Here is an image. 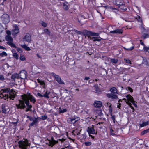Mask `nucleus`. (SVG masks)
I'll list each match as a JSON object with an SVG mask.
<instances>
[{
  "label": "nucleus",
  "instance_id": "nucleus-1",
  "mask_svg": "<svg viewBox=\"0 0 149 149\" xmlns=\"http://www.w3.org/2000/svg\"><path fill=\"white\" fill-rule=\"evenodd\" d=\"M3 92L0 95V98L6 100L8 98L12 100L15 97L16 92L13 89L11 90L9 88L2 90Z\"/></svg>",
  "mask_w": 149,
  "mask_h": 149
},
{
  "label": "nucleus",
  "instance_id": "nucleus-2",
  "mask_svg": "<svg viewBox=\"0 0 149 149\" xmlns=\"http://www.w3.org/2000/svg\"><path fill=\"white\" fill-rule=\"evenodd\" d=\"M22 98L25 101L27 100H30V101L32 103L34 104L36 102L35 98L31 95L29 93H27L26 94H24L22 95Z\"/></svg>",
  "mask_w": 149,
  "mask_h": 149
},
{
  "label": "nucleus",
  "instance_id": "nucleus-3",
  "mask_svg": "<svg viewBox=\"0 0 149 149\" xmlns=\"http://www.w3.org/2000/svg\"><path fill=\"white\" fill-rule=\"evenodd\" d=\"M18 143L19 147L21 149H26L28 146H29L28 141L27 139H24V140L19 141Z\"/></svg>",
  "mask_w": 149,
  "mask_h": 149
},
{
  "label": "nucleus",
  "instance_id": "nucleus-4",
  "mask_svg": "<svg viewBox=\"0 0 149 149\" xmlns=\"http://www.w3.org/2000/svg\"><path fill=\"white\" fill-rule=\"evenodd\" d=\"M126 97L127 99L124 98L123 100H125L126 103L130 105V108L133 110L134 109V108L132 106H131V103H133L134 102V101L133 100V97L131 96L129 94L127 95L126 96Z\"/></svg>",
  "mask_w": 149,
  "mask_h": 149
},
{
  "label": "nucleus",
  "instance_id": "nucleus-5",
  "mask_svg": "<svg viewBox=\"0 0 149 149\" xmlns=\"http://www.w3.org/2000/svg\"><path fill=\"white\" fill-rule=\"evenodd\" d=\"M5 39L7 41V44L14 48H17L16 45L13 42V39L10 35H6L5 37Z\"/></svg>",
  "mask_w": 149,
  "mask_h": 149
},
{
  "label": "nucleus",
  "instance_id": "nucleus-6",
  "mask_svg": "<svg viewBox=\"0 0 149 149\" xmlns=\"http://www.w3.org/2000/svg\"><path fill=\"white\" fill-rule=\"evenodd\" d=\"M1 19L3 23L5 24L8 23L10 21L9 16L6 14H3L1 17Z\"/></svg>",
  "mask_w": 149,
  "mask_h": 149
},
{
  "label": "nucleus",
  "instance_id": "nucleus-7",
  "mask_svg": "<svg viewBox=\"0 0 149 149\" xmlns=\"http://www.w3.org/2000/svg\"><path fill=\"white\" fill-rule=\"evenodd\" d=\"M51 74L52 76L55 78L56 81L59 84H64L63 81L61 79V78L59 75H56V74L54 73H52Z\"/></svg>",
  "mask_w": 149,
  "mask_h": 149
},
{
  "label": "nucleus",
  "instance_id": "nucleus-8",
  "mask_svg": "<svg viewBox=\"0 0 149 149\" xmlns=\"http://www.w3.org/2000/svg\"><path fill=\"white\" fill-rule=\"evenodd\" d=\"M87 132L89 134L90 137L93 139L94 138V136H92V135L90 134H93L95 133V130L93 127H88L87 128Z\"/></svg>",
  "mask_w": 149,
  "mask_h": 149
},
{
  "label": "nucleus",
  "instance_id": "nucleus-9",
  "mask_svg": "<svg viewBox=\"0 0 149 149\" xmlns=\"http://www.w3.org/2000/svg\"><path fill=\"white\" fill-rule=\"evenodd\" d=\"M49 146L52 147L55 144L58 143V141H56L54 139L53 137L51 138V139L49 140Z\"/></svg>",
  "mask_w": 149,
  "mask_h": 149
},
{
  "label": "nucleus",
  "instance_id": "nucleus-10",
  "mask_svg": "<svg viewBox=\"0 0 149 149\" xmlns=\"http://www.w3.org/2000/svg\"><path fill=\"white\" fill-rule=\"evenodd\" d=\"M1 108L2 112L3 113L6 114L9 111L8 106L4 104L2 105Z\"/></svg>",
  "mask_w": 149,
  "mask_h": 149
},
{
  "label": "nucleus",
  "instance_id": "nucleus-11",
  "mask_svg": "<svg viewBox=\"0 0 149 149\" xmlns=\"http://www.w3.org/2000/svg\"><path fill=\"white\" fill-rule=\"evenodd\" d=\"M23 39L24 40L28 42H30L31 40V37L29 33H27L25 35Z\"/></svg>",
  "mask_w": 149,
  "mask_h": 149
},
{
  "label": "nucleus",
  "instance_id": "nucleus-12",
  "mask_svg": "<svg viewBox=\"0 0 149 149\" xmlns=\"http://www.w3.org/2000/svg\"><path fill=\"white\" fill-rule=\"evenodd\" d=\"M106 95L108 98L111 99L113 100L118 98V96L116 95L115 94L112 93H108Z\"/></svg>",
  "mask_w": 149,
  "mask_h": 149
},
{
  "label": "nucleus",
  "instance_id": "nucleus-13",
  "mask_svg": "<svg viewBox=\"0 0 149 149\" xmlns=\"http://www.w3.org/2000/svg\"><path fill=\"white\" fill-rule=\"evenodd\" d=\"M19 76L21 79H24L26 78V72L24 70L20 72Z\"/></svg>",
  "mask_w": 149,
  "mask_h": 149
},
{
  "label": "nucleus",
  "instance_id": "nucleus-14",
  "mask_svg": "<svg viewBox=\"0 0 149 149\" xmlns=\"http://www.w3.org/2000/svg\"><path fill=\"white\" fill-rule=\"evenodd\" d=\"M123 0H113V3L117 6L123 5Z\"/></svg>",
  "mask_w": 149,
  "mask_h": 149
},
{
  "label": "nucleus",
  "instance_id": "nucleus-15",
  "mask_svg": "<svg viewBox=\"0 0 149 149\" xmlns=\"http://www.w3.org/2000/svg\"><path fill=\"white\" fill-rule=\"evenodd\" d=\"M85 18L84 17V16L83 15H79L78 17V21L79 23L81 24H83L85 23L84 20Z\"/></svg>",
  "mask_w": 149,
  "mask_h": 149
},
{
  "label": "nucleus",
  "instance_id": "nucleus-16",
  "mask_svg": "<svg viewBox=\"0 0 149 149\" xmlns=\"http://www.w3.org/2000/svg\"><path fill=\"white\" fill-rule=\"evenodd\" d=\"M19 31L18 27L17 25H15L14 26V29L13 30V35H15L19 33Z\"/></svg>",
  "mask_w": 149,
  "mask_h": 149
},
{
  "label": "nucleus",
  "instance_id": "nucleus-17",
  "mask_svg": "<svg viewBox=\"0 0 149 149\" xmlns=\"http://www.w3.org/2000/svg\"><path fill=\"white\" fill-rule=\"evenodd\" d=\"M82 34L86 37V36H91V31L86 30H84L82 32Z\"/></svg>",
  "mask_w": 149,
  "mask_h": 149
},
{
  "label": "nucleus",
  "instance_id": "nucleus-18",
  "mask_svg": "<svg viewBox=\"0 0 149 149\" xmlns=\"http://www.w3.org/2000/svg\"><path fill=\"white\" fill-rule=\"evenodd\" d=\"M102 104V102L99 101H97L95 102L94 105L95 107L99 108L101 106Z\"/></svg>",
  "mask_w": 149,
  "mask_h": 149
},
{
  "label": "nucleus",
  "instance_id": "nucleus-19",
  "mask_svg": "<svg viewBox=\"0 0 149 149\" xmlns=\"http://www.w3.org/2000/svg\"><path fill=\"white\" fill-rule=\"evenodd\" d=\"M38 117L37 118H34V120L32 122L29 124V127L32 126L34 125H36V124H37L38 122Z\"/></svg>",
  "mask_w": 149,
  "mask_h": 149
},
{
  "label": "nucleus",
  "instance_id": "nucleus-20",
  "mask_svg": "<svg viewBox=\"0 0 149 149\" xmlns=\"http://www.w3.org/2000/svg\"><path fill=\"white\" fill-rule=\"evenodd\" d=\"M24 100H19V104L20 105L21 107H22V108L23 109H24V108H26V106L25 105V102Z\"/></svg>",
  "mask_w": 149,
  "mask_h": 149
},
{
  "label": "nucleus",
  "instance_id": "nucleus-21",
  "mask_svg": "<svg viewBox=\"0 0 149 149\" xmlns=\"http://www.w3.org/2000/svg\"><path fill=\"white\" fill-rule=\"evenodd\" d=\"M91 40H92L93 41H100L102 38L100 37H92L91 38H90Z\"/></svg>",
  "mask_w": 149,
  "mask_h": 149
},
{
  "label": "nucleus",
  "instance_id": "nucleus-22",
  "mask_svg": "<svg viewBox=\"0 0 149 149\" xmlns=\"http://www.w3.org/2000/svg\"><path fill=\"white\" fill-rule=\"evenodd\" d=\"M25 102V104L27 106V108L31 111V109L32 107V106L30 104L29 101V100H27Z\"/></svg>",
  "mask_w": 149,
  "mask_h": 149
},
{
  "label": "nucleus",
  "instance_id": "nucleus-23",
  "mask_svg": "<svg viewBox=\"0 0 149 149\" xmlns=\"http://www.w3.org/2000/svg\"><path fill=\"white\" fill-rule=\"evenodd\" d=\"M67 121L68 123H72L73 124L76 122L75 121V119L73 118V117L69 118L68 119Z\"/></svg>",
  "mask_w": 149,
  "mask_h": 149
},
{
  "label": "nucleus",
  "instance_id": "nucleus-24",
  "mask_svg": "<svg viewBox=\"0 0 149 149\" xmlns=\"http://www.w3.org/2000/svg\"><path fill=\"white\" fill-rule=\"evenodd\" d=\"M110 91L113 94H118L117 90L116 88L115 87H113L111 88Z\"/></svg>",
  "mask_w": 149,
  "mask_h": 149
},
{
  "label": "nucleus",
  "instance_id": "nucleus-25",
  "mask_svg": "<svg viewBox=\"0 0 149 149\" xmlns=\"http://www.w3.org/2000/svg\"><path fill=\"white\" fill-rule=\"evenodd\" d=\"M50 93V92L49 91H48V90H47L46 91L45 93L43 94V96L47 99H48L49 98V95Z\"/></svg>",
  "mask_w": 149,
  "mask_h": 149
},
{
  "label": "nucleus",
  "instance_id": "nucleus-26",
  "mask_svg": "<svg viewBox=\"0 0 149 149\" xmlns=\"http://www.w3.org/2000/svg\"><path fill=\"white\" fill-rule=\"evenodd\" d=\"M68 3L67 2H65L63 3V8L65 10L67 11L69 9L68 5H67Z\"/></svg>",
  "mask_w": 149,
  "mask_h": 149
},
{
  "label": "nucleus",
  "instance_id": "nucleus-27",
  "mask_svg": "<svg viewBox=\"0 0 149 149\" xmlns=\"http://www.w3.org/2000/svg\"><path fill=\"white\" fill-rule=\"evenodd\" d=\"M21 46L26 50L30 51L31 50L30 48L25 45H22Z\"/></svg>",
  "mask_w": 149,
  "mask_h": 149
},
{
  "label": "nucleus",
  "instance_id": "nucleus-28",
  "mask_svg": "<svg viewBox=\"0 0 149 149\" xmlns=\"http://www.w3.org/2000/svg\"><path fill=\"white\" fill-rule=\"evenodd\" d=\"M19 76L18 74H17V73H15L13 74L11 77V79H15L16 78H18V77Z\"/></svg>",
  "mask_w": 149,
  "mask_h": 149
},
{
  "label": "nucleus",
  "instance_id": "nucleus-29",
  "mask_svg": "<svg viewBox=\"0 0 149 149\" xmlns=\"http://www.w3.org/2000/svg\"><path fill=\"white\" fill-rule=\"evenodd\" d=\"M116 34H122L123 33V30L122 29H117L116 30Z\"/></svg>",
  "mask_w": 149,
  "mask_h": 149
},
{
  "label": "nucleus",
  "instance_id": "nucleus-30",
  "mask_svg": "<svg viewBox=\"0 0 149 149\" xmlns=\"http://www.w3.org/2000/svg\"><path fill=\"white\" fill-rule=\"evenodd\" d=\"M13 56L14 58L17 60L19 58V56L18 54L15 52L13 53Z\"/></svg>",
  "mask_w": 149,
  "mask_h": 149
},
{
  "label": "nucleus",
  "instance_id": "nucleus-31",
  "mask_svg": "<svg viewBox=\"0 0 149 149\" xmlns=\"http://www.w3.org/2000/svg\"><path fill=\"white\" fill-rule=\"evenodd\" d=\"M149 123L148 121H146V122H144L141 124H140V126L141 127L146 126L148 125V124Z\"/></svg>",
  "mask_w": 149,
  "mask_h": 149
},
{
  "label": "nucleus",
  "instance_id": "nucleus-32",
  "mask_svg": "<svg viewBox=\"0 0 149 149\" xmlns=\"http://www.w3.org/2000/svg\"><path fill=\"white\" fill-rule=\"evenodd\" d=\"M44 33L46 34L49 35L50 34V32L49 30L47 29H45L44 30Z\"/></svg>",
  "mask_w": 149,
  "mask_h": 149
},
{
  "label": "nucleus",
  "instance_id": "nucleus-33",
  "mask_svg": "<svg viewBox=\"0 0 149 149\" xmlns=\"http://www.w3.org/2000/svg\"><path fill=\"white\" fill-rule=\"evenodd\" d=\"M111 61L112 63L116 64L118 62V60L116 59H111Z\"/></svg>",
  "mask_w": 149,
  "mask_h": 149
},
{
  "label": "nucleus",
  "instance_id": "nucleus-34",
  "mask_svg": "<svg viewBox=\"0 0 149 149\" xmlns=\"http://www.w3.org/2000/svg\"><path fill=\"white\" fill-rule=\"evenodd\" d=\"M40 24L43 27H45L47 26V24L43 21H41Z\"/></svg>",
  "mask_w": 149,
  "mask_h": 149
},
{
  "label": "nucleus",
  "instance_id": "nucleus-35",
  "mask_svg": "<svg viewBox=\"0 0 149 149\" xmlns=\"http://www.w3.org/2000/svg\"><path fill=\"white\" fill-rule=\"evenodd\" d=\"M7 53L5 52H3L2 53H0V56L3 57L4 56H7Z\"/></svg>",
  "mask_w": 149,
  "mask_h": 149
},
{
  "label": "nucleus",
  "instance_id": "nucleus-36",
  "mask_svg": "<svg viewBox=\"0 0 149 149\" xmlns=\"http://www.w3.org/2000/svg\"><path fill=\"white\" fill-rule=\"evenodd\" d=\"M149 132V129H147V130H144L142 132L141 134L142 135H144V134L147 133L148 132Z\"/></svg>",
  "mask_w": 149,
  "mask_h": 149
},
{
  "label": "nucleus",
  "instance_id": "nucleus-37",
  "mask_svg": "<svg viewBox=\"0 0 149 149\" xmlns=\"http://www.w3.org/2000/svg\"><path fill=\"white\" fill-rule=\"evenodd\" d=\"M107 8H108L111 10H117V9L113 7V6H107Z\"/></svg>",
  "mask_w": 149,
  "mask_h": 149
},
{
  "label": "nucleus",
  "instance_id": "nucleus-38",
  "mask_svg": "<svg viewBox=\"0 0 149 149\" xmlns=\"http://www.w3.org/2000/svg\"><path fill=\"white\" fill-rule=\"evenodd\" d=\"M20 59L22 61H24L26 60L24 55L22 54L20 55Z\"/></svg>",
  "mask_w": 149,
  "mask_h": 149
},
{
  "label": "nucleus",
  "instance_id": "nucleus-39",
  "mask_svg": "<svg viewBox=\"0 0 149 149\" xmlns=\"http://www.w3.org/2000/svg\"><path fill=\"white\" fill-rule=\"evenodd\" d=\"M86 146H89L91 145L92 143L91 142L86 141L84 143Z\"/></svg>",
  "mask_w": 149,
  "mask_h": 149
},
{
  "label": "nucleus",
  "instance_id": "nucleus-40",
  "mask_svg": "<svg viewBox=\"0 0 149 149\" xmlns=\"http://www.w3.org/2000/svg\"><path fill=\"white\" fill-rule=\"evenodd\" d=\"M134 48V47L132 46L130 48H126L125 47H124V49L125 50H126L128 51H131L133 50Z\"/></svg>",
  "mask_w": 149,
  "mask_h": 149
},
{
  "label": "nucleus",
  "instance_id": "nucleus-41",
  "mask_svg": "<svg viewBox=\"0 0 149 149\" xmlns=\"http://www.w3.org/2000/svg\"><path fill=\"white\" fill-rule=\"evenodd\" d=\"M73 118L75 119V122H77V121L79 120V118L75 116H73Z\"/></svg>",
  "mask_w": 149,
  "mask_h": 149
},
{
  "label": "nucleus",
  "instance_id": "nucleus-42",
  "mask_svg": "<svg viewBox=\"0 0 149 149\" xmlns=\"http://www.w3.org/2000/svg\"><path fill=\"white\" fill-rule=\"evenodd\" d=\"M38 82L41 85H43L45 84V82L42 81L39 79H37Z\"/></svg>",
  "mask_w": 149,
  "mask_h": 149
},
{
  "label": "nucleus",
  "instance_id": "nucleus-43",
  "mask_svg": "<svg viewBox=\"0 0 149 149\" xmlns=\"http://www.w3.org/2000/svg\"><path fill=\"white\" fill-rule=\"evenodd\" d=\"M143 49H144V51L145 52H148L149 53V52L148 51V50H149V47H148L146 46H144Z\"/></svg>",
  "mask_w": 149,
  "mask_h": 149
},
{
  "label": "nucleus",
  "instance_id": "nucleus-44",
  "mask_svg": "<svg viewBox=\"0 0 149 149\" xmlns=\"http://www.w3.org/2000/svg\"><path fill=\"white\" fill-rule=\"evenodd\" d=\"M91 36H99V34L97 33H93L91 32Z\"/></svg>",
  "mask_w": 149,
  "mask_h": 149
},
{
  "label": "nucleus",
  "instance_id": "nucleus-45",
  "mask_svg": "<svg viewBox=\"0 0 149 149\" xmlns=\"http://www.w3.org/2000/svg\"><path fill=\"white\" fill-rule=\"evenodd\" d=\"M16 48H17V51L20 53H21L23 51L20 48L17 47Z\"/></svg>",
  "mask_w": 149,
  "mask_h": 149
},
{
  "label": "nucleus",
  "instance_id": "nucleus-46",
  "mask_svg": "<svg viewBox=\"0 0 149 149\" xmlns=\"http://www.w3.org/2000/svg\"><path fill=\"white\" fill-rule=\"evenodd\" d=\"M74 31L75 32V33H78L79 34H80V35H81V34H82V32L80 31H78L77 30H76L75 29H74Z\"/></svg>",
  "mask_w": 149,
  "mask_h": 149
},
{
  "label": "nucleus",
  "instance_id": "nucleus-47",
  "mask_svg": "<svg viewBox=\"0 0 149 149\" xmlns=\"http://www.w3.org/2000/svg\"><path fill=\"white\" fill-rule=\"evenodd\" d=\"M127 89L130 91L131 92H132L133 91V89L131 87H127Z\"/></svg>",
  "mask_w": 149,
  "mask_h": 149
},
{
  "label": "nucleus",
  "instance_id": "nucleus-48",
  "mask_svg": "<svg viewBox=\"0 0 149 149\" xmlns=\"http://www.w3.org/2000/svg\"><path fill=\"white\" fill-rule=\"evenodd\" d=\"M111 116H111V119L113 121V122L114 123H115V116H114V115L113 116V115H111Z\"/></svg>",
  "mask_w": 149,
  "mask_h": 149
},
{
  "label": "nucleus",
  "instance_id": "nucleus-49",
  "mask_svg": "<svg viewBox=\"0 0 149 149\" xmlns=\"http://www.w3.org/2000/svg\"><path fill=\"white\" fill-rule=\"evenodd\" d=\"M3 29V28L1 24L0 23V32H1Z\"/></svg>",
  "mask_w": 149,
  "mask_h": 149
},
{
  "label": "nucleus",
  "instance_id": "nucleus-50",
  "mask_svg": "<svg viewBox=\"0 0 149 149\" xmlns=\"http://www.w3.org/2000/svg\"><path fill=\"white\" fill-rule=\"evenodd\" d=\"M143 36L144 38H146L149 37V35L147 34H144Z\"/></svg>",
  "mask_w": 149,
  "mask_h": 149
},
{
  "label": "nucleus",
  "instance_id": "nucleus-51",
  "mask_svg": "<svg viewBox=\"0 0 149 149\" xmlns=\"http://www.w3.org/2000/svg\"><path fill=\"white\" fill-rule=\"evenodd\" d=\"M66 139V138H62V139H58V141H61V142H63Z\"/></svg>",
  "mask_w": 149,
  "mask_h": 149
},
{
  "label": "nucleus",
  "instance_id": "nucleus-52",
  "mask_svg": "<svg viewBox=\"0 0 149 149\" xmlns=\"http://www.w3.org/2000/svg\"><path fill=\"white\" fill-rule=\"evenodd\" d=\"M66 111H67V110L66 109H63V110H60V112H61V113H64V112H66Z\"/></svg>",
  "mask_w": 149,
  "mask_h": 149
},
{
  "label": "nucleus",
  "instance_id": "nucleus-53",
  "mask_svg": "<svg viewBox=\"0 0 149 149\" xmlns=\"http://www.w3.org/2000/svg\"><path fill=\"white\" fill-rule=\"evenodd\" d=\"M142 63L143 64H146L147 63V62L146 59H143V61L142 62Z\"/></svg>",
  "mask_w": 149,
  "mask_h": 149
},
{
  "label": "nucleus",
  "instance_id": "nucleus-54",
  "mask_svg": "<svg viewBox=\"0 0 149 149\" xmlns=\"http://www.w3.org/2000/svg\"><path fill=\"white\" fill-rule=\"evenodd\" d=\"M6 33L7 34V35H11L10 31L9 30H7L6 31Z\"/></svg>",
  "mask_w": 149,
  "mask_h": 149
},
{
  "label": "nucleus",
  "instance_id": "nucleus-55",
  "mask_svg": "<svg viewBox=\"0 0 149 149\" xmlns=\"http://www.w3.org/2000/svg\"><path fill=\"white\" fill-rule=\"evenodd\" d=\"M4 79V77L3 75H0V80H3Z\"/></svg>",
  "mask_w": 149,
  "mask_h": 149
},
{
  "label": "nucleus",
  "instance_id": "nucleus-56",
  "mask_svg": "<svg viewBox=\"0 0 149 149\" xmlns=\"http://www.w3.org/2000/svg\"><path fill=\"white\" fill-rule=\"evenodd\" d=\"M113 132V130L112 129H111L110 130L111 134L113 136H114L115 134Z\"/></svg>",
  "mask_w": 149,
  "mask_h": 149
},
{
  "label": "nucleus",
  "instance_id": "nucleus-57",
  "mask_svg": "<svg viewBox=\"0 0 149 149\" xmlns=\"http://www.w3.org/2000/svg\"><path fill=\"white\" fill-rule=\"evenodd\" d=\"M125 60L127 63L131 64V61L129 60L125 59Z\"/></svg>",
  "mask_w": 149,
  "mask_h": 149
},
{
  "label": "nucleus",
  "instance_id": "nucleus-58",
  "mask_svg": "<svg viewBox=\"0 0 149 149\" xmlns=\"http://www.w3.org/2000/svg\"><path fill=\"white\" fill-rule=\"evenodd\" d=\"M16 106L17 108V109H22V107H21L20 105L19 104H16Z\"/></svg>",
  "mask_w": 149,
  "mask_h": 149
},
{
  "label": "nucleus",
  "instance_id": "nucleus-59",
  "mask_svg": "<svg viewBox=\"0 0 149 149\" xmlns=\"http://www.w3.org/2000/svg\"><path fill=\"white\" fill-rule=\"evenodd\" d=\"M47 118V116L45 115L44 116H42V118L43 120H45Z\"/></svg>",
  "mask_w": 149,
  "mask_h": 149
},
{
  "label": "nucleus",
  "instance_id": "nucleus-60",
  "mask_svg": "<svg viewBox=\"0 0 149 149\" xmlns=\"http://www.w3.org/2000/svg\"><path fill=\"white\" fill-rule=\"evenodd\" d=\"M110 32L111 33L116 34V30L114 31H110Z\"/></svg>",
  "mask_w": 149,
  "mask_h": 149
},
{
  "label": "nucleus",
  "instance_id": "nucleus-61",
  "mask_svg": "<svg viewBox=\"0 0 149 149\" xmlns=\"http://www.w3.org/2000/svg\"><path fill=\"white\" fill-rule=\"evenodd\" d=\"M37 95L38 96L40 97H43V95H42L41 94H40L39 93H38L37 94Z\"/></svg>",
  "mask_w": 149,
  "mask_h": 149
},
{
  "label": "nucleus",
  "instance_id": "nucleus-62",
  "mask_svg": "<svg viewBox=\"0 0 149 149\" xmlns=\"http://www.w3.org/2000/svg\"><path fill=\"white\" fill-rule=\"evenodd\" d=\"M140 44L144 46H144H145V45L143 43V42L141 40H140Z\"/></svg>",
  "mask_w": 149,
  "mask_h": 149
},
{
  "label": "nucleus",
  "instance_id": "nucleus-63",
  "mask_svg": "<svg viewBox=\"0 0 149 149\" xmlns=\"http://www.w3.org/2000/svg\"><path fill=\"white\" fill-rule=\"evenodd\" d=\"M118 104H119L118 105L117 107V108L120 109V107H121V104L120 103H118Z\"/></svg>",
  "mask_w": 149,
  "mask_h": 149
},
{
  "label": "nucleus",
  "instance_id": "nucleus-64",
  "mask_svg": "<svg viewBox=\"0 0 149 149\" xmlns=\"http://www.w3.org/2000/svg\"><path fill=\"white\" fill-rule=\"evenodd\" d=\"M0 49H3V50H6V48L5 47H3L2 46H0Z\"/></svg>",
  "mask_w": 149,
  "mask_h": 149
}]
</instances>
